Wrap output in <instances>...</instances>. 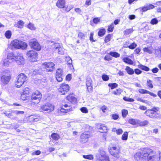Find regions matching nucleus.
Segmentation results:
<instances>
[{
  "label": "nucleus",
  "instance_id": "1",
  "mask_svg": "<svg viewBox=\"0 0 161 161\" xmlns=\"http://www.w3.org/2000/svg\"><path fill=\"white\" fill-rule=\"evenodd\" d=\"M153 150L148 148H145L141 150L140 152L136 153L134 155V158L136 160L142 159H148V161H153L154 157Z\"/></svg>",
  "mask_w": 161,
  "mask_h": 161
},
{
  "label": "nucleus",
  "instance_id": "2",
  "mask_svg": "<svg viewBox=\"0 0 161 161\" xmlns=\"http://www.w3.org/2000/svg\"><path fill=\"white\" fill-rule=\"evenodd\" d=\"M17 78V81L16 82L15 86L18 88L20 87L24 83H26L28 79L27 76L23 73L19 75Z\"/></svg>",
  "mask_w": 161,
  "mask_h": 161
},
{
  "label": "nucleus",
  "instance_id": "3",
  "mask_svg": "<svg viewBox=\"0 0 161 161\" xmlns=\"http://www.w3.org/2000/svg\"><path fill=\"white\" fill-rule=\"evenodd\" d=\"M11 44L14 47L17 49L21 48L25 49L27 47V45L26 43L17 39L14 40L11 42Z\"/></svg>",
  "mask_w": 161,
  "mask_h": 161
},
{
  "label": "nucleus",
  "instance_id": "4",
  "mask_svg": "<svg viewBox=\"0 0 161 161\" xmlns=\"http://www.w3.org/2000/svg\"><path fill=\"white\" fill-rule=\"evenodd\" d=\"M42 97V94L38 91H35L32 94L31 96L32 102L34 103V104L38 103L41 99Z\"/></svg>",
  "mask_w": 161,
  "mask_h": 161
},
{
  "label": "nucleus",
  "instance_id": "5",
  "mask_svg": "<svg viewBox=\"0 0 161 161\" xmlns=\"http://www.w3.org/2000/svg\"><path fill=\"white\" fill-rule=\"evenodd\" d=\"M99 152L100 153L97 154L96 156L97 161H109L104 151L101 149L99 150Z\"/></svg>",
  "mask_w": 161,
  "mask_h": 161
},
{
  "label": "nucleus",
  "instance_id": "6",
  "mask_svg": "<svg viewBox=\"0 0 161 161\" xmlns=\"http://www.w3.org/2000/svg\"><path fill=\"white\" fill-rule=\"evenodd\" d=\"M14 55L12 52L9 53L8 54L7 58L3 60V65L5 67H8L9 64L14 61Z\"/></svg>",
  "mask_w": 161,
  "mask_h": 161
},
{
  "label": "nucleus",
  "instance_id": "7",
  "mask_svg": "<svg viewBox=\"0 0 161 161\" xmlns=\"http://www.w3.org/2000/svg\"><path fill=\"white\" fill-rule=\"evenodd\" d=\"M29 44L31 48L36 51H39L41 49V47L40 45L35 39L30 40Z\"/></svg>",
  "mask_w": 161,
  "mask_h": 161
},
{
  "label": "nucleus",
  "instance_id": "8",
  "mask_svg": "<svg viewBox=\"0 0 161 161\" xmlns=\"http://www.w3.org/2000/svg\"><path fill=\"white\" fill-rule=\"evenodd\" d=\"M26 55L27 58L31 61L36 59L38 56L37 53L32 50L28 51Z\"/></svg>",
  "mask_w": 161,
  "mask_h": 161
},
{
  "label": "nucleus",
  "instance_id": "9",
  "mask_svg": "<svg viewBox=\"0 0 161 161\" xmlns=\"http://www.w3.org/2000/svg\"><path fill=\"white\" fill-rule=\"evenodd\" d=\"M69 90V86L66 84L63 83L58 89V91L62 95H64Z\"/></svg>",
  "mask_w": 161,
  "mask_h": 161
},
{
  "label": "nucleus",
  "instance_id": "10",
  "mask_svg": "<svg viewBox=\"0 0 161 161\" xmlns=\"http://www.w3.org/2000/svg\"><path fill=\"white\" fill-rule=\"evenodd\" d=\"M41 109L43 111L50 112L53 111L54 108L53 105L48 103L42 106L41 107Z\"/></svg>",
  "mask_w": 161,
  "mask_h": 161
},
{
  "label": "nucleus",
  "instance_id": "11",
  "mask_svg": "<svg viewBox=\"0 0 161 161\" xmlns=\"http://www.w3.org/2000/svg\"><path fill=\"white\" fill-rule=\"evenodd\" d=\"M111 154L114 157L117 158L119 157L120 151L119 149H117L115 147H112L109 151Z\"/></svg>",
  "mask_w": 161,
  "mask_h": 161
},
{
  "label": "nucleus",
  "instance_id": "12",
  "mask_svg": "<svg viewBox=\"0 0 161 161\" xmlns=\"http://www.w3.org/2000/svg\"><path fill=\"white\" fill-rule=\"evenodd\" d=\"M46 69L48 71H52L54 69V64L52 62L44 63L43 64Z\"/></svg>",
  "mask_w": 161,
  "mask_h": 161
},
{
  "label": "nucleus",
  "instance_id": "13",
  "mask_svg": "<svg viewBox=\"0 0 161 161\" xmlns=\"http://www.w3.org/2000/svg\"><path fill=\"white\" fill-rule=\"evenodd\" d=\"M144 114L148 116L150 118H157L158 114L155 112L153 109L147 110L144 113Z\"/></svg>",
  "mask_w": 161,
  "mask_h": 161
},
{
  "label": "nucleus",
  "instance_id": "14",
  "mask_svg": "<svg viewBox=\"0 0 161 161\" xmlns=\"http://www.w3.org/2000/svg\"><path fill=\"white\" fill-rule=\"evenodd\" d=\"M24 60V59L23 57L21 55H19L17 56H14V61H15L19 65L23 64Z\"/></svg>",
  "mask_w": 161,
  "mask_h": 161
},
{
  "label": "nucleus",
  "instance_id": "15",
  "mask_svg": "<svg viewBox=\"0 0 161 161\" xmlns=\"http://www.w3.org/2000/svg\"><path fill=\"white\" fill-rule=\"evenodd\" d=\"M11 79V76L9 74L8 75H3L1 77V81L4 84H8Z\"/></svg>",
  "mask_w": 161,
  "mask_h": 161
},
{
  "label": "nucleus",
  "instance_id": "16",
  "mask_svg": "<svg viewBox=\"0 0 161 161\" xmlns=\"http://www.w3.org/2000/svg\"><path fill=\"white\" fill-rule=\"evenodd\" d=\"M90 137V135L88 134L83 133L80 136V142L82 143L86 142L88 141V139Z\"/></svg>",
  "mask_w": 161,
  "mask_h": 161
},
{
  "label": "nucleus",
  "instance_id": "17",
  "mask_svg": "<svg viewBox=\"0 0 161 161\" xmlns=\"http://www.w3.org/2000/svg\"><path fill=\"white\" fill-rule=\"evenodd\" d=\"M65 0H58L56 6L59 8H62L65 7Z\"/></svg>",
  "mask_w": 161,
  "mask_h": 161
},
{
  "label": "nucleus",
  "instance_id": "18",
  "mask_svg": "<svg viewBox=\"0 0 161 161\" xmlns=\"http://www.w3.org/2000/svg\"><path fill=\"white\" fill-rule=\"evenodd\" d=\"M49 43L51 45L53 50L55 52L60 46V44L57 43H55L54 42H49Z\"/></svg>",
  "mask_w": 161,
  "mask_h": 161
},
{
  "label": "nucleus",
  "instance_id": "19",
  "mask_svg": "<svg viewBox=\"0 0 161 161\" xmlns=\"http://www.w3.org/2000/svg\"><path fill=\"white\" fill-rule=\"evenodd\" d=\"M86 85L87 87V91L89 92H90L92 91V80L90 78L87 79Z\"/></svg>",
  "mask_w": 161,
  "mask_h": 161
},
{
  "label": "nucleus",
  "instance_id": "20",
  "mask_svg": "<svg viewBox=\"0 0 161 161\" xmlns=\"http://www.w3.org/2000/svg\"><path fill=\"white\" fill-rule=\"evenodd\" d=\"M67 99L73 104H75L77 102V99L73 95H69L67 97Z\"/></svg>",
  "mask_w": 161,
  "mask_h": 161
},
{
  "label": "nucleus",
  "instance_id": "21",
  "mask_svg": "<svg viewBox=\"0 0 161 161\" xmlns=\"http://www.w3.org/2000/svg\"><path fill=\"white\" fill-rule=\"evenodd\" d=\"M122 60L125 63L130 64L132 65L133 64V61L127 57L123 58Z\"/></svg>",
  "mask_w": 161,
  "mask_h": 161
},
{
  "label": "nucleus",
  "instance_id": "22",
  "mask_svg": "<svg viewBox=\"0 0 161 161\" xmlns=\"http://www.w3.org/2000/svg\"><path fill=\"white\" fill-rule=\"evenodd\" d=\"M99 129L100 130V132L102 133H106L108 131L107 127L103 125H101Z\"/></svg>",
  "mask_w": 161,
  "mask_h": 161
},
{
  "label": "nucleus",
  "instance_id": "23",
  "mask_svg": "<svg viewBox=\"0 0 161 161\" xmlns=\"http://www.w3.org/2000/svg\"><path fill=\"white\" fill-rule=\"evenodd\" d=\"M149 123L147 120H145L143 121H141L138 120V124L140 126H143L147 125Z\"/></svg>",
  "mask_w": 161,
  "mask_h": 161
},
{
  "label": "nucleus",
  "instance_id": "24",
  "mask_svg": "<svg viewBox=\"0 0 161 161\" xmlns=\"http://www.w3.org/2000/svg\"><path fill=\"white\" fill-rule=\"evenodd\" d=\"M125 70L129 75H132L134 73L133 69L129 66H127L126 67Z\"/></svg>",
  "mask_w": 161,
  "mask_h": 161
},
{
  "label": "nucleus",
  "instance_id": "25",
  "mask_svg": "<svg viewBox=\"0 0 161 161\" xmlns=\"http://www.w3.org/2000/svg\"><path fill=\"white\" fill-rule=\"evenodd\" d=\"M138 68L141 69L142 70L147 71H148L150 70V69L147 67L143 65L142 64H139L138 65Z\"/></svg>",
  "mask_w": 161,
  "mask_h": 161
},
{
  "label": "nucleus",
  "instance_id": "26",
  "mask_svg": "<svg viewBox=\"0 0 161 161\" xmlns=\"http://www.w3.org/2000/svg\"><path fill=\"white\" fill-rule=\"evenodd\" d=\"M51 137L53 140L57 141L60 138V136L57 133H53L51 134Z\"/></svg>",
  "mask_w": 161,
  "mask_h": 161
},
{
  "label": "nucleus",
  "instance_id": "27",
  "mask_svg": "<svg viewBox=\"0 0 161 161\" xmlns=\"http://www.w3.org/2000/svg\"><path fill=\"white\" fill-rule=\"evenodd\" d=\"M4 114L8 117L11 118L12 116H14L15 114L14 113V111L9 112L8 111H6L4 113Z\"/></svg>",
  "mask_w": 161,
  "mask_h": 161
},
{
  "label": "nucleus",
  "instance_id": "28",
  "mask_svg": "<svg viewBox=\"0 0 161 161\" xmlns=\"http://www.w3.org/2000/svg\"><path fill=\"white\" fill-rule=\"evenodd\" d=\"M138 120L136 119H130L129 120V122L132 125H138Z\"/></svg>",
  "mask_w": 161,
  "mask_h": 161
},
{
  "label": "nucleus",
  "instance_id": "29",
  "mask_svg": "<svg viewBox=\"0 0 161 161\" xmlns=\"http://www.w3.org/2000/svg\"><path fill=\"white\" fill-rule=\"evenodd\" d=\"M106 31L104 29H100L98 32V35L100 36H103L105 34Z\"/></svg>",
  "mask_w": 161,
  "mask_h": 161
},
{
  "label": "nucleus",
  "instance_id": "30",
  "mask_svg": "<svg viewBox=\"0 0 161 161\" xmlns=\"http://www.w3.org/2000/svg\"><path fill=\"white\" fill-rule=\"evenodd\" d=\"M109 54L115 58L119 57L120 56L119 54L115 52H111L109 53Z\"/></svg>",
  "mask_w": 161,
  "mask_h": 161
},
{
  "label": "nucleus",
  "instance_id": "31",
  "mask_svg": "<svg viewBox=\"0 0 161 161\" xmlns=\"http://www.w3.org/2000/svg\"><path fill=\"white\" fill-rule=\"evenodd\" d=\"M56 76H63V71L61 69H58L56 72Z\"/></svg>",
  "mask_w": 161,
  "mask_h": 161
},
{
  "label": "nucleus",
  "instance_id": "32",
  "mask_svg": "<svg viewBox=\"0 0 161 161\" xmlns=\"http://www.w3.org/2000/svg\"><path fill=\"white\" fill-rule=\"evenodd\" d=\"M28 28L31 30H35L36 29L34 24L31 23H29L28 25Z\"/></svg>",
  "mask_w": 161,
  "mask_h": 161
},
{
  "label": "nucleus",
  "instance_id": "33",
  "mask_svg": "<svg viewBox=\"0 0 161 161\" xmlns=\"http://www.w3.org/2000/svg\"><path fill=\"white\" fill-rule=\"evenodd\" d=\"M133 31V29H126L124 31V35H127L131 33Z\"/></svg>",
  "mask_w": 161,
  "mask_h": 161
},
{
  "label": "nucleus",
  "instance_id": "34",
  "mask_svg": "<svg viewBox=\"0 0 161 161\" xmlns=\"http://www.w3.org/2000/svg\"><path fill=\"white\" fill-rule=\"evenodd\" d=\"M136 44L135 43L133 42L130 45L127 46V47H129L130 49H133L136 47Z\"/></svg>",
  "mask_w": 161,
  "mask_h": 161
},
{
  "label": "nucleus",
  "instance_id": "35",
  "mask_svg": "<svg viewBox=\"0 0 161 161\" xmlns=\"http://www.w3.org/2000/svg\"><path fill=\"white\" fill-rule=\"evenodd\" d=\"M152 81L150 80H148L147 81V84L149 87L151 88H153V86L152 84Z\"/></svg>",
  "mask_w": 161,
  "mask_h": 161
},
{
  "label": "nucleus",
  "instance_id": "36",
  "mask_svg": "<svg viewBox=\"0 0 161 161\" xmlns=\"http://www.w3.org/2000/svg\"><path fill=\"white\" fill-rule=\"evenodd\" d=\"M31 92L28 88L26 87L25 88L23 92H23L24 93L26 94L25 95H27L30 96V95L31 94Z\"/></svg>",
  "mask_w": 161,
  "mask_h": 161
},
{
  "label": "nucleus",
  "instance_id": "37",
  "mask_svg": "<svg viewBox=\"0 0 161 161\" xmlns=\"http://www.w3.org/2000/svg\"><path fill=\"white\" fill-rule=\"evenodd\" d=\"M55 52L58 53L59 54H62L64 53L63 49L60 47V45L59 47V48H58Z\"/></svg>",
  "mask_w": 161,
  "mask_h": 161
},
{
  "label": "nucleus",
  "instance_id": "38",
  "mask_svg": "<svg viewBox=\"0 0 161 161\" xmlns=\"http://www.w3.org/2000/svg\"><path fill=\"white\" fill-rule=\"evenodd\" d=\"M26 94L24 93L23 92L21 93V98L23 100H25L27 99V97H29V95H25Z\"/></svg>",
  "mask_w": 161,
  "mask_h": 161
},
{
  "label": "nucleus",
  "instance_id": "39",
  "mask_svg": "<svg viewBox=\"0 0 161 161\" xmlns=\"http://www.w3.org/2000/svg\"><path fill=\"white\" fill-rule=\"evenodd\" d=\"M5 35L7 38H10L11 36V31H6L5 34Z\"/></svg>",
  "mask_w": 161,
  "mask_h": 161
},
{
  "label": "nucleus",
  "instance_id": "40",
  "mask_svg": "<svg viewBox=\"0 0 161 161\" xmlns=\"http://www.w3.org/2000/svg\"><path fill=\"white\" fill-rule=\"evenodd\" d=\"M83 157L85 158L90 160L92 159L93 158V156L91 154L83 155Z\"/></svg>",
  "mask_w": 161,
  "mask_h": 161
},
{
  "label": "nucleus",
  "instance_id": "41",
  "mask_svg": "<svg viewBox=\"0 0 161 161\" xmlns=\"http://www.w3.org/2000/svg\"><path fill=\"white\" fill-rule=\"evenodd\" d=\"M128 133L127 132H125L122 135V139L124 140H126L127 139Z\"/></svg>",
  "mask_w": 161,
  "mask_h": 161
},
{
  "label": "nucleus",
  "instance_id": "42",
  "mask_svg": "<svg viewBox=\"0 0 161 161\" xmlns=\"http://www.w3.org/2000/svg\"><path fill=\"white\" fill-rule=\"evenodd\" d=\"M24 24V23L23 21L21 20H19L18 22V27L20 28H22Z\"/></svg>",
  "mask_w": 161,
  "mask_h": 161
},
{
  "label": "nucleus",
  "instance_id": "43",
  "mask_svg": "<svg viewBox=\"0 0 161 161\" xmlns=\"http://www.w3.org/2000/svg\"><path fill=\"white\" fill-rule=\"evenodd\" d=\"M108 86L111 88V89H113L118 86V84L116 83H109L108 84Z\"/></svg>",
  "mask_w": 161,
  "mask_h": 161
},
{
  "label": "nucleus",
  "instance_id": "44",
  "mask_svg": "<svg viewBox=\"0 0 161 161\" xmlns=\"http://www.w3.org/2000/svg\"><path fill=\"white\" fill-rule=\"evenodd\" d=\"M155 55L159 58H161V50L157 49L155 51Z\"/></svg>",
  "mask_w": 161,
  "mask_h": 161
},
{
  "label": "nucleus",
  "instance_id": "45",
  "mask_svg": "<svg viewBox=\"0 0 161 161\" xmlns=\"http://www.w3.org/2000/svg\"><path fill=\"white\" fill-rule=\"evenodd\" d=\"M68 110H70L69 108H64L63 107V106H62V108L60 110V111L62 113H66L67 112V111H68Z\"/></svg>",
  "mask_w": 161,
  "mask_h": 161
},
{
  "label": "nucleus",
  "instance_id": "46",
  "mask_svg": "<svg viewBox=\"0 0 161 161\" xmlns=\"http://www.w3.org/2000/svg\"><path fill=\"white\" fill-rule=\"evenodd\" d=\"M114 25L113 23H112L111 24V25L108 26V32H111L113 31L114 28Z\"/></svg>",
  "mask_w": 161,
  "mask_h": 161
},
{
  "label": "nucleus",
  "instance_id": "47",
  "mask_svg": "<svg viewBox=\"0 0 161 161\" xmlns=\"http://www.w3.org/2000/svg\"><path fill=\"white\" fill-rule=\"evenodd\" d=\"M158 20L156 18L153 19L151 22L150 23L153 25L156 24L158 23Z\"/></svg>",
  "mask_w": 161,
  "mask_h": 161
},
{
  "label": "nucleus",
  "instance_id": "48",
  "mask_svg": "<svg viewBox=\"0 0 161 161\" xmlns=\"http://www.w3.org/2000/svg\"><path fill=\"white\" fill-rule=\"evenodd\" d=\"M122 92V91L121 90L119 89L116 90L115 91H114L113 92V93L114 95H119V94H120Z\"/></svg>",
  "mask_w": 161,
  "mask_h": 161
},
{
  "label": "nucleus",
  "instance_id": "49",
  "mask_svg": "<svg viewBox=\"0 0 161 161\" xmlns=\"http://www.w3.org/2000/svg\"><path fill=\"white\" fill-rule=\"evenodd\" d=\"M102 78L104 81H107L109 80V77L106 75H103L102 76Z\"/></svg>",
  "mask_w": 161,
  "mask_h": 161
},
{
  "label": "nucleus",
  "instance_id": "50",
  "mask_svg": "<svg viewBox=\"0 0 161 161\" xmlns=\"http://www.w3.org/2000/svg\"><path fill=\"white\" fill-rule=\"evenodd\" d=\"M66 60L69 64H72V60L69 56L66 57Z\"/></svg>",
  "mask_w": 161,
  "mask_h": 161
},
{
  "label": "nucleus",
  "instance_id": "51",
  "mask_svg": "<svg viewBox=\"0 0 161 161\" xmlns=\"http://www.w3.org/2000/svg\"><path fill=\"white\" fill-rule=\"evenodd\" d=\"M78 37L81 39H84L85 37V35L83 33L79 32L78 34Z\"/></svg>",
  "mask_w": 161,
  "mask_h": 161
},
{
  "label": "nucleus",
  "instance_id": "52",
  "mask_svg": "<svg viewBox=\"0 0 161 161\" xmlns=\"http://www.w3.org/2000/svg\"><path fill=\"white\" fill-rule=\"evenodd\" d=\"M122 114L123 117H126L128 114L127 110L125 109H123L122 111Z\"/></svg>",
  "mask_w": 161,
  "mask_h": 161
},
{
  "label": "nucleus",
  "instance_id": "53",
  "mask_svg": "<svg viewBox=\"0 0 161 161\" xmlns=\"http://www.w3.org/2000/svg\"><path fill=\"white\" fill-rule=\"evenodd\" d=\"M148 91L143 89H140L138 90L139 92L141 94L147 93Z\"/></svg>",
  "mask_w": 161,
  "mask_h": 161
},
{
  "label": "nucleus",
  "instance_id": "54",
  "mask_svg": "<svg viewBox=\"0 0 161 161\" xmlns=\"http://www.w3.org/2000/svg\"><path fill=\"white\" fill-rule=\"evenodd\" d=\"M124 100L128 101V102H133L134 101V100L132 98H129L128 97H123V98Z\"/></svg>",
  "mask_w": 161,
  "mask_h": 161
},
{
  "label": "nucleus",
  "instance_id": "55",
  "mask_svg": "<svg viewBox=\"0 0 161 161\" xmlns=\"http://www.w3.org/2000/svg\"><path fill=\"white\" fill-rule=\"evenodd\" d=\"M111 35L110 34H108L107 36L105 38V42H108L110 40Z\"/></svg>",
  "mask_w": 161,
  "mask_h": 161
},
{
  "label": "nucleus",
  "instance_id": "56",
  "mask_svg": "<svg viewBox=\"0 0 161 161\" xmlns=\"http://www.w3.org/2000/svg\"><path fill=\"white\" fill-rule=\"evenodd\" d=\"M143 50L144 52H147L149 53H152V51L151 50L149 49V48L148 47H145L143 48Z\"/></svg>",
  "mask_w": 161,
  "mask_h": 161
},
{
  "label": "nucleus",
  "instance_id": "57",
  "mask_svg": "<svg viewBox=\"0 0 161 161\" xmlns=\"http://www.w3.org/2000/svg\"><path fill=\"white\" fill-rule=\"evenodd\" d=\"M100 21V19L98 18H95L93 19V22L95 24H97Z\"/></svg>",
  "mask_w": 161,
  "mask_h": 161
},
{
  "label": "nucleus",
  "instance_id": "58",
  "mask_svg": "<svg viewBox=\"0 0 161 161\" xmlns=\"http://www.w3.org/2000/svg\"><path fill=\"white\" fill-rule=\"evenodd\" d=\"M80 110L83 113H87L88 112L87 108L85 107L81 108L80 109Z\"/></svg>",
  "mask_w": 161,
  "mask_h": 161
},
{
  "label": "nucleus",
  "instance_id": "59",
  "mask_svg": "<svg viewBox=\"0 0 161 161\" xmlns=\"http://www.w3.org/2000/svg\"><path fill=\"white\" fill-rule=\"evenodd\" d=\"M135 73L137 75H139L142 73V71L138 69H135L134 70Z\"/></svg>",
  "mask_w": 161,
  "mask_h": 161
},
{
  "label": "nucleus",
  "instance_id": "60",
  "mask_svg": "<svg viewBox=\"0 0 161 161\" xmlns=\"http://www.w3.org/2000/svg\"><path fill=\"white\" fill-rule=\"evenodd\" d=\"M72 8V6L70 5H67L66 7H65V10L66 12H68Z\"/></svg>",
  "mask_w": 161,
  "mask_h": 161
},
{
  "label": "nucleus",
  "instance_id": "61",
  "mask_svg": "<svg viewBox=\"0 0 161 161\" xmlns=\"http://www.w3.org/2000/svg\"><path fill=\"white\" fill-rule=\"evenodd\" d=\"M14 113L15 114L19 115L20 114H23L24 112L23 111H18L17 110H15L14 111Z\"/></svg>",
  "mask_w": 161,
  "mask_h": 161
},
{
  "label": "nucleus",
  "instance_id": "62",
  "mask_svg": "<svg viewBox=\"0 0 161 161\" xmlns=\"http://www.w3.org/2000/svg\"><path fill=\"white\" fill-rule=\"evenodd\" d=\"M94 35L93 33L91 32L90 34V40L91 41H92V42H95V41L93 40V36Z\"/></svg>",
  "mask_w": 161,
  "mask_h": 161
},
{
  "label": "nucleus",
  "instance_id": "63",
  "mask_svg": "<svg viewBox=\"0 0 161 161\" xmlns=\"http://www.w3.org/2000/svg\"><path fill=\"white\" fill-rule=\"evenodd\" d=\"M62 77L63 76H56L57 80L59 82H61L62 80Z\"/></svg>",
  "mask_w": 161,
  "mask_h": 161
},
{
  "label": "nucleus",
  "instance_id": "64",
  "mask_svg": "<svg viewBox=\"0 0 161 161\" xmlns=\"http://www.w3.org/2000/svg\"><path fill=\"white\" fill-rule=\"evenodd\" d=\"M159 70L157 68H155L152 69V72L154 73H157Z\"/></svg>",
  "mask_w": 161,
  "mask_h": 161
}]
</instances>
